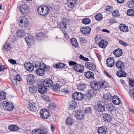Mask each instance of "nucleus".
Masks as SVG:
<instances>
[{"label":"nucleus","instance_id":"nucleus-23","mask_svg":"<svg viewBox=\"0 0 134 134\" xmlns=\"http://www.w3.org/2000/svg\"><path fill=\"white\" fill-rule=\"evenodd\" d=\"M96 92L95 91L90 90L86 94H85V96L84 97L87 99H90L91 97H92L93 95H96Z\"/></svg>","mask_w":134,"mask_h":134},{"label":"nucleus","instance_id":"nucleus-41","mask_svg":"<svg viewBox=\"0 0 134 134\" xmlns=\"http://www.w3.org/2000/svg\"><path fill=\"white\" fill-rule=\"evenodd\" d=\"M76 102L74 100H72L69 102V105L70 107L72 108H75L76 106Z\"/></svg>","mask_w":134,"mask_h":134},{"label":"nucleus","instance_id":"nucleus-49","mask_svg":"<svg viewBox=\"0 0 134 134\" xmlns=\"http://www.w3.org/2000/svg\"><path fill=\"white\" fill-rule=\"evenodd\" d=\"M66 123L68 125H71L74 123L73 120L71 118H68L66 120Z\"/></svg>","mask_w":134,"mask_h":134},{"label":"nucleus","instance_id":"nucleus-40","mask_svg":"<svg viewBox=\"0 0 134 134\" xmlns=\"http://www.w3.org/2000/svg\"><path fill=\"white\" fill-rule=\"evenodd\" d=\"M70 41L72 46L76 47H78V44L75 38H72L70 40Z\"/></svg>","mask_w":134,"mask_h":134},{"label":"nucleus","instance_id":"nucleus-51","mask_svg":"<svg viewBox=\"0 0 134 134\" xmlns=\"http://www.w3.org/2000/svg\"><path fill=\"white\" fill-rule=\"evenodd\" d=\"M34 65L35 64V66L36 68H38L39 67L41 68L42 67V65H41V63L39 61H36L35 63V64L33 63Z\"/></svg>","mask_w":134,"mask_h":134},{"label":"nucleus","instance_id":"nucleus-24","mask_svg":"<svg viewBox=\"0 0 134 134\" xmlns=\"http://www.w3.org/2000/svg\"><path fill=\"white\" fill-rule=\"evenodd\" d=\"M84 75L86 78L90 80L93 79L94 78L93 73L90 71L84 72Z\"/></svg>","mask_w":134,"mask_h":134},{"label":"nucleus","instance_id":"nucleus-57","mask_svg":"<svg viewBox=\"0 0 134 134\" xmlns=\"http://www.w3.org/2000/svg\"><path fill=\"white\" fill-rule=\"evenodd\" d=\"M129 85L132 87L134 86V80L131 79H129Z\"/></svg>","mask_w":134,"mask_h":134},{"label":"nucleus","instance_id":"nucleus-47","mask_svg":"<svg viewBox=\"0 0 134 134\" xmlns=\"http://www.w3.org/2000/svg\"><path fill=\"white\" fill-rule=\"evenodd\" d=\"M127 14L129 16H134V10L132 9L128 10L127 12Z\"/></svg>","mask_w":134,"mask_h":134},{"label":"nucleus","instance_id":"nucleus-43","mask_svg":"<svg viewBox=\"0 0 134 134\" xmlns=\"http://www.w3.org/2000/svg\"><path fill=\"white\" fill-rule=\"evenodd\" d=\"M65 64L59 63L54 65V68H62L64 67Z\"/></svg>","mask_w":134,"mask_h":134},{"label":"nucleus","instance_id":"nucleus-4","mask_svg":"<svg viewBox=\"0 0 134 134\" xmlns=\"http://www.w3.org/2000/svg\"><path fill=\"white\" fill-rule=\"evenodd\" d=\"M67 23L65 18L62 19V21L58 24L57 27L60 28L63 32H65V29L66 28Z\"/></svg>","mask_w":134,"mask_h":134},{"label":"nucleus","instance_id":"nucleus-52","mask_svg":"<svg viewBox=\"0 0 134 134\" xmlns=\"http://www.w3.org/2000/svg\"><path fill=\"white\" fill-rule=\"evenodd\" d=\"M113 15L115 17H118L120 16L119 11L118 10H115L112 13Z\"/></svg>","mask_w":134,"mask_h":134},{"label":"nucleus","instance_id":"nucleus-44","mask_svg":"<svg viewBox=\"0 0 134 134\" xmlns=\"http://www.w3.org/2000/svg\"><path fill=\"white\" fill-rule=\"evenodd\" d=\"M86 84H80L77 87L78 89L80 90H83L86 88Z\"/></svg>","mask_w":134,"mask_h":134},{"label":"nucleus","instance_id":"nucleus-54","mask_svg":"<svg viewBox=\"0 0 134 134\" xmlns=\"http://www.w3.org/2000/svg\"><path fill=\"white\" fill-rule=\"evenodd\" d=\"M55 105L53 103H51L49 107V109L51 110H54L55 108Z\"/></svg>","mask_w":134,"mask_h":134},{"label":"nucleus","instance_id":"nucleus-58","mask_svg":"<svg viewBox=\"0 0 134 134\" xmlns=\"http://www.w3.org/2000/svg\"><path fill=\"white\" fill-rule=\"evenodd\" d=\"M15 77L18 81H19L22 80L21 77L19 74L16 75Z\"/></svg>","mask_w":134,"mask_h":134},{"label":"nucleus","instance_id":"nucleus-13","mask_svg":"<svg viewBox=\"0 0 134 134\" xmlns=\"http://www.w3.org/2000/svg\"><path fill=\"white\" fill-rule=\"evenodd\" d=\"M38 90L39 92L41 94L44 93L47 91V88L45 87L44 85H42V83L40 82H38Z\"/></svg>","mask_w":134,"mask_h":134},{"label":"nucleus","instance_id":"nucleus-11","mask_svg":"<svg viewBox=\"0 0 134 134\" xmlns=\"http://www.w3.org/2000/svg\"><path fill=\"white\" fill-rule=\"evenodd\" d=\"M84 97L83 94L81 92H75L72 96V98L74 100H81Z\"/></svg>","mask_w":134,"mask_h":134},{"label":"nucleus","instance_id":"nucleus-37","mask_svg":"<svg viewBox=\"0 0 134 134\" xmlns=\"http://www.w3.org/2000/svg\"><path fill=\"white\" fill-rule=\"evenodd\" d=\"M16 34L18 37L22 38L24 35V31L22 30H19L16 31Z\"/></svg>","mask_w":134,"mask_h":134},{"label":"nucleus","instance_id":"nucleus-35","mask_svg":"<svg viewBox=\"0 0 134 134\" xmlns=\"http://www.w3.org/2000/svg\"><path fill=\"white\" fill-rule=\"evenodd\" d=\"M100 88H106L109 86V85L107 82L105 81L104 80H102L100 81Z\"/></svg>","mask_w":134,"mask_h":134},{"label":"nucleus","instance_id":"nucleus-2","mask_svg":"<svg viewBox=\"0 0 134 134\" xmlns=\"http://www.w3.org/2000/svg\"><path fill=\"white\" fill-rule=\"evenodd\" d=\"M97 38V36L95 38V43L96 44H98V46L102 48H104L107 45L108 43L106 40H101L100 38Z\"/></svg>","mask_w":134,"mask_h":134},{"label":"nucleus","instance_id":"nucleus-62","mask_svg":"<svg viewBox=\"0 0 134 134\" xmlns=\"http://www.w3.org/2000/svg\"><path fill=\"white\" fill-rule=\"evenodd\" d=\"M112 8L110 6H107L105 8V10L108 12H110L112 10Z\"/></svg>","mask_w":134,"mask_h":134},{"label":"nucleus","instance_id":"nucleus-36","mask_svg":"<svg viewBox=\"0 0 134 134\" xmlns=\"http://www.w3.org/2000/svg\"><path fill=\"white\" fill-rule=\"evenodd\" d=\"M111 96L110 94L109 93H107L104 94L103 96V98L105 100L108 102L111 99Z\"/></svg>","mask_w":134,"mask_h":134},{"label":"nucleus","instance_id":"nucleus-16","mask_svg":"<svg viewBox=\"0 0 134 134\" xmlns=\"http://www.w3.org/2000/svg\"><path fill=\"white\" fill-rule=\"evenodd\" d=\"M91 31V29L89 26L83 27L80 29L81 32L85 35L89 34Z\"/></svg>","mask_w":134,"mask_h":134},{"label":"nucleus","instance_id":"nucleus-17","mask_svg":"<svg viewBox=\"0 0 134 134\" xmlns=\"http://www.w3.org/2000/svg\"><path fill=\"white\" fill-rule=\"evenodd\" d=\"M25 40L28 45L31 46L34 43V38L32 36L29 35L25 38Z\"/></svg>","mask_w":134,"mask_h":134},{"label":"nucleus","instance_id":"nucleus-12","mask_svg":"<svg viewBox=\"0 0 134 134\" xmlns=\"http://www.w3.org/2000/svg\"><path fill=\"white\" fill-rule=\"evenodd\" d=\"M90 84L91 88L93 90H97L100 88L99 82L96 81H92Z\"/></svg>","mask_w":134,"mask_h":134},{"label":"nucleus","instance_id":"nucleus-14","mask_svg":"<svg viewBox=\"0 0 134 134\" xmlns=\"http://www.w3.org/2000/svg\"><path fill=\"white\" fill-rule=\"evenodd\" d=\"M85 67L92 71H94L96 68V65L94 64L89 62L86 63Z\"/></svg>","mask_w":134,"mask_h":134},{"label":"nucleus","instance_id":"nucleus-1","mask_svg":"<svg viewBox=\"0 0 134 134\" xmlns=\"http://www.w3.org/2000/svg\"><path fill=\"white\" fill-rule=\"evenodd\" d=\"M51 7H48L46 5L42 7L40 6L37 9V12L39 14L41 15L44 16L47 15L49 12L50 8Z\"/></svg>","mask_w":134,"mask_h":134},{"label":"nucleus","instance_id":"nucleus-61","mask_svg":"<svg viewBox=\"0 0 134 134\" xmlns=\"http://www.w3.org/2000/svg\"><path fill=\"white\" fill-rule=\"evenodd\" d=\"M131 96L134 98V88L131 90L129 92Z\"/></svg>","mask_w":134,"mask_h":134},{"label":"nucleus","instance_id":"nucleus-20","mask_svg":"<svg viewBox=\"0 0 134 134\" xmlns=\"http://www.w3.org/2000/svg\"><path fill=\"white\" fill-rule=\"evenodd\" d=\"M115 62V60L113 58H109L107 59L106 64L108 66L111 67L114 65Z\"/></svg>","mask_w":134,"mask_h":134},{"label":"nucleus","instance_id":"nucleus-31","mask_svg":"<svg viewBox=\"0 0 134 134\" xmlns=\"http://www.w3.org/2000/svg\"><path fill=\"white\" fill-rule=\"evenodd\" d=\"M45 70L42 67L37 69L36 70V74L40 76H42L44 75Z\"/></svg>","mask_w":134,"mask_h":134},{"label":"nucleus","instance_id":"nucleus-59","mask_svg":"<svg viewBox=\"0 0 134 134\" xmlns=\"http://www.w3.org/2000/svg\"><path fill=\"white\" fill-rule=\"evenodd\" d=\"M119 42L122 45L124 46H126L128 45L126 43L121 40H120L119 41Z\"/></svg>","mask_w":134,"mask_h":134},{"label":"nucleus","instance_id":"nucleus-19","mask_svg":"<svg viewBox=\"0 0 134 134\" xmlns=\"http://www.w3.org/2000/svg\"><path fill=\"white\" fill-rule=\"evenodd\" d=\"M97 131L98 134H106L108 132L107 129L105 126H102L98 129Z\"/></svg>","mask_w":134,"mask_h":134},{"label":"nucleus","instance_id":"nucleus-38","mask_svg":"<svg viewBox=\"0 0 134 134\" xmlns=\"http://www.w3.org/2000/svg\"><path fill=\"white\" fill-rule=\"evenodd\" d=\"M9 130L13 131H16L19 129V127L17 126L14 125H10L8 127Z\"/></svg>","mask_w":134,"mask_h":134},{"label":"nucleus","instance_id":"nucleus-15","mask_svg":"<svg viewBox=\"0 0 134 134\" xmlns=\"http://www.w3.org/2000/svg\"><path fill=\"white\" fill-rule=\"evenodd\" d=\"M84 113L81 110L77 111L75 112V116L78 120L82 119L84 117Z\"/></svg>","mask_w":134,"mask_h":134},{"label":"nucleus","instance_id":"nucleus-25","mask_svg":"<svg viewBox=\"0 0 134 134\" xmlns=\"http://www.w3.org/2000/svg\"><path fill=\"white\" fill-rule=\"evenodd\" d=\"M27 108L30 111L35 112L37 110V107L36 106L35 104L33 102H29Z\"/></svg>","mask_w":134,"mask_h":134},{"label":"nucleus","instance_id":"nucleus-45","mask_svg":"<svg viewBox=\"0 0 134 134\" xmlns=\"http://www.w3.org/2000/svg\"><path fill=\"white\" fill-rule=\"evenodd\" d=\"M52 86L53 89H54L55 91H57L58 90L59 91V89L61 87L60 85L58 83H56Z\"/></svg>","mask_w":134,"mask_h":134},{"label":"nucleus","instance_id":"nucleus-29","mask_svg":"<svg viewBox=\"0 0 134 134\" xmlns=\"http://www.w3.org/2000/svg\"><path fill=\"white\" fill-rule=\"evenodd\" d=\"M106 108L107 110L110 112H112V111H114L115 110V107L111 103L106 104Z\"/></svg>","mask_w":134,"mask_h":134},{"label":"nucleus","instance_id":"nucleus-39","mask_svg":"<svg viewBox=\"0 0 134 134\" xmlns=\"http://www.w3.org/2000/svg\"><path fill=\"white\" fill-rule=\"evenodd\" d=\"M10 47L11 46L10 44L6 43L3 45L2 49L5 51H7L10 50Z\"/></svg>","mask_w":134,"mask_h":134},{"label":"nucleus","instance_id":"nucleus-26","mask_svg":"<svg viewBox=\"0 0 134 134\" xmlns=\"http://www.w3.org/2000/svg\"><path fill=\"white\" fill-rule=\"evenodd\" d=\"M24 66L28 71H32L34 70L33 66L32 63L30 62H27L25 64Z\"/></svg>","mask_w":134,"mask_h":134},{"label":"nucleus","instance_id":"nucleus-5","mask_svg":"<svg viewBox=\"0 0 134 134\" xmlns=\"http://www.w3.org/2000/svg\"><path fill=\"white\" fill-rule=\"evenodd\" d=\"M40 82L47 88L50 87L53 85L52 81L50 79H47L45 80H42Z\"/></svg>","mask_w":134,"mask_h":134},{"label":"nucleus","instance_id":"nucleus-8","mask_svg":"<svg viewBox=\"0 0 134 134\" xmlns=\"http://www.w3.org/2000/svg\"><path fill=\"white\" fill-rule=\"evenodd\" d=\"M49 115L48 110L45 109H42L40 111V116L43 119H47L49 117Z\"/></svg>","mask_w":134,"mask_h":134},{"label":"nucleus","instance_id":"nucleus-55","mask_svg":"<svg viewBox=\"0 0 134 134\" xmlns=\"http://www.w3.org/2000/svg\"><path fill=\"white\" fill-rule=\"evenodd\" d=\"M41 134H48L47 130L46 128L43 127L42 129H40Z\"/></svg>","mask_w":134,"mask_h":134},{"label":"nucleus","instance_id":"nucleus-32","mask_svg":"<svg viewBox=\"0 0 134 134\" xmlns=\"http://www.w3.org/2000/svg\"><path fill=\"white\" fill-rule=\"evenodd\" d=\"M37 88L34 85H32L29 87V92L30 93L35 94L37 91Z\"/></svg>","mask_w":134,"mask_h":134},{"label":"nucleus","instance_id":"nucleus-63","mask_svg":"<svg viewBox=\"0 0 134 134\" xmlns=\"http://www.w3.org/2000/svg\"><path fill=\"white\" fill-rule=\"evenodd\" d=\"M6 69H7V68L5 67V65H0V72Z\"/></svg>","mask_w":134,"mask_h":134},{"label":"nucleus","instance_id":"nucleus-50","mask_svg":"<svg viewBox=\"0 0 134 134\" xmlns=\"http://www.w3.org/2000/svg\"><path fill=\"white\" fill-rule=\"evenodd\" d=\"M84 111L86 113L89 114L91 112L92 109L90 107H88L85 108Z\"/></svg>","mask_w":134,"mask_h":134},{"label":"nucleus","instance_id":"nucleus-10","mask_svg":"<svg viewBox=\"0 0 134 134\" xmlns=\"http://www.w3.org/2000/svg\"><path fill=\"white\" fill-rule=\"evenodd\" d=\"M27 82L29 85H32L35 83L36 79L34 76L31 74L27 76L26 77Z\"/></svg>","mask_w":134,"mask_h":134},{"label":"nucleus","instance_id":"nucleus-53","mask_svg":"<svg viewBox=\"0 0 134 134\" xmlns=\"http://www.w3.org/2000/svg\"><path fill=\"white\" fill-rule=\"evenodd\" d=\"M32 134H41L40 129H35L33 130L32 131Z\"/></svg>","mask_w":134,"mask_h":134},{"label":"nucleus","instance_id":"nucleus-46","mask_svg":"<svg viewBox=\"0 0 134 134\" xmlns=\"http://www.w3.org/2000/svg\"><path fill=\"white\" fill-rule=\"evenodd\" d=\"M95 18L97 21L101 20L103 18L102 15L100 13H99L95 16Z\"/></svg>","mask_w":134,"mask_h":134},{"label":"nucleus","instance_id":"nucleus-48","mask_svg":"<svg viewBox=\"0 0 134 134\" xmlns=\"http://www.w3.org/2000/svg\"><path fill=\"white\" fill-rule=\"evenodd\" d=\"M6 93L5 92L0 91V99L3 100L5 99Z\"/></svg>","mask_w":134,"mask_h":134},{"label":"nucleus","instance_id":"nucleus-30","mask_svg":"<svg viewBox=\"0 0 134 134\" xmlns=\"http://www.w3.org/2000/svg\"><path fill=\"white\" fill-rule=\"evenodd\" d=\"M113 53L115 57H119L122 55V52L121 49H118L114 50Z\"/></svg>","mask_w":134,"mask_h":134},{"label":"nucleus","instance_id":"nucleus-3","mask_svg":"<svg viewBox=\"0 0 134 134\" xmlns=\"http://www.w3.org/2000/svg\"><path fill=\"white\" fill-rule=\"evenodd\" d=\"M104 103L103 101H100L98 102L95 108L97 111L102 112L105 110Z\"/></svg>","mask_w":134,"mask_h":134},{"label":"nucleus","instance_id":"nucleus-64","mask_svg":"<svg viewBox=\"0 0 134 134\" xmlns=\"http://www.w3.org/2000/svg\"><path fill=\"white\" fill-rule=\"evenodd\" d=\"M60 91L62 92L63 93H69L68 91L65 88H63Z\"/></svg>","mask_w":134,"mask_h":134},{"label":"nucleus","instance_id":"nucleus-9","mask_svg":"<svg viewBox=\"0 0 134 134\" xmlns=\"http://www.w3.org/2000/svg\"><path fill=\"white\" fill-rule=\"evenodd\" d=\"M20 9L21 12L24 14H26L29 12V7L27 4L21 5L20 6Z\"/></svg>","mask_w":134,"mask_h":134},{"label":"nucleus","instance_id":"nucleus-18","mask_svg":"<svg viewBox=\"0 0 134 134\" xmlns=\"http://www.w3.org/2000/svg\"><path fill=\"white\" fill-rule=\"evenodd\" d=\"M46 37V34L43 32H40L36 34V37L37 39L38 40H42L45 38Z\"/></svg>","mask_w":134,"mask_h":134},{"label":"nucleus","instance_id":"nucleus-28","mask_svg":"<svg viewBox=\"0 0 134 134\" xmlns=\"http://www.w3.org/2000/svg\"><path fill=\"white\" fill-rule=\"evenodd\" d=\"M119 27L121 31L123 32H127L128 31V27L124 24H120L119 25Z\"/></svg>","mask_w":134,"mask_h":134},{"label":"nucleus","instance_id":"nucleus-33","mask_svg":"<svg viewBox=\"0 0 134 134\" xmlns=\"http://www.w3.org/2000/svg\"><path fill=\"white\" fill-rule=\"evenodd\" d=\"M116 66L118 68L122 70L124 67V63L120 60H118L116 63Z\"/></svg>","mask_w":134,"mask_h":134},{"label":"nucleus","instance_id":"nucleus-27","mask_svg":"<svg viewBox=\"0 0 134 134\" xmlns=\"http://www.w3.org/2000/svg\"><path fill=\"white\" fill-rule=\"evenodd\" d=\"M103 117L105 121L110 122L112 119L111 115L107 113L103 114Z\"/></svg>","mask_w":134,"mask_h":134},{"label":"nucleus","instance_id":"nucleus-56","mask_svg":"<svg viewBox=\"0 0 134 134\" xmlns=\"http://www.w3.org/2000/svg\"><path fill=\"white\" fill-rule=\"evenodd\" d=\"M42 67L43 68V69H44V70H45V71L46 70H48L50 69L49 67L47 65H46L45 64H44V63L43 64Z\"/></svg>","mask_w":134,"mask_h":134},{"label":"nucleus","instance_id":"nucleus-42","mask_svg":"<svg viewBox=\"0 0 134 134\" xmlns=\"http://www.w3.org/2000/svg\"><path fill=\"white\" fill-rule=\"evenodd\" d=\"M82 22L83 24L87 25L90 24L91 22V21L89 18H85L82 20Z\"/></svg>","mask_w":134,"mask_h":134},{"label":"nucleus","instance_id":"nucleus-7","mask_svg":"<svg viewBox=\"0 0 134 134\" xmlns=\"http://www.w3.org/2000/svg\"><path fill=\"white\" fill-rule=\"evenodd\" d=\"M19 19V26L22 27H26L28 24V20L24 16H21L20 18Z\"/></svg>","mask_w":134,"mask_h":134},{"label":"nucleus","instance_id":"nucleus-60","mask_svg":"<svg viewBox=\"0 0 134 134\" xmlns=\"http://www.w3.org/2000/svg\"><path fill=\"white\" fill-rule=\"evenodd\" d=\"M11 81L14 85H17L18 81L15 77L11 79Z\"/></svg>","mask_w":134,"mask_h":134},{"label":"nucleus","instance_id":"nucleus-34","mask_svg":"<svg viewBox=\"0 0 134 134\" xmlns=\"http://www.w3.org/2000/svg\"><path fill=\"white\" fill-rule=\"evenodd\" d=\"M126 74L125 72L124 71L121 69L116 72V75L119 77H126Z\"/></svg>","mask_w":134,"mask_h":134},{"label":"nucleus","instance_id":"nucleus-22","mask_svg":"<svg viewBox=\"0 0 134 134\" xmlns=\"http://www.w3.org/2000/svg\"><path fill=\"white\" fill-rule=\"evenodd\" d=\"M74 68L75 70L80 72H82L84 70V67L80 64L74 66Z\"/></svg>","mask_w":134,"mask_h":134},{"label":"nucleus","instance_id":"nucleus-6","mask_svg":"<svg viewBox=\"0 0 134 134\" xmlns=\"http://www.w3.org/2000/svg\"><path fill=\"white\" fill-rule=\"evenodd\" d=\"M3 105L4 108L8 111L11 110L14 108V106L13 104L9 102L4 101Z\"/></svg>","mask_w":134,"mask_h":134},{"label":"nucleus","instance_id":"nucleus-21","mask_svg":"<svg viewBox=\"0 0 134 134\" xmlns=\"http://www.w3.org/2000/svg\"><path fill=\"white\" fill-rule=\"evenodd\" d=\"M112 102L115 105H119L120 103L121 100L118 96L114 95L111 98Z\"/></svg>","mask_w":134,"mask_h":134}]
</instances>
